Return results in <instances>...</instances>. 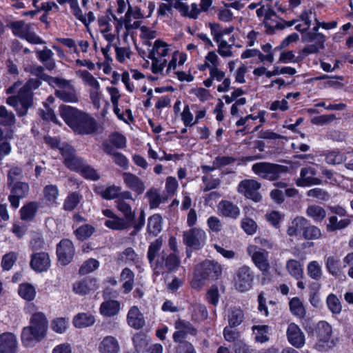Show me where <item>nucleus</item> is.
Masks as SVG:
<instances>
[{"label":"nucleus","mask_w":353,"mask_h":353,"mask_svg":"<svg viewBox=\"0 0 353 353\" xmlns=\"http://www.w3.org/2000/svg\"><path fill=\"white\" fill-rule=\"evenodd\" d=\"M21 84V81H17L6 90L7 94H13L19 89L17 95L8 97L6 103L14 108L19 117L26 114L28 108L32 105L33 90L37 89L41 82L37 79H30L23 86Z\"/></svg>","instance_id":"1"},{"label":"nucleus","mask_w":353,"mask_h":353,"mask_svg":"<svg viewBox=\"0 0 353 353\" xmlns=\"http://www.w3.org/2000/svg\"><path fill=\"white\" fill-rule=\"evenodd\" d=\"M59 112L65 123L75 133L90 134L97 130L95 119L85 112L67 105H61Z\"/></svg>","instance_id":"2"},{"label":"nucleus","mask_w":353,"mask_h":353,"mask_svg":"<svg viewBox=\"0 0 353 353\" xmlns=\"http://www.w3.org/2000/svg\"><path fill=\"white\" fill-rule=\"evenodd\" d=\"M48 327V320L43 313L38 312L33 314L30 320V325L23 327L21 333L23 345L31 347L43 339L46 335Z\"/></svg>","instance_id":"3"},{"label":"nucleus","mask_w":353,"mask_h":353,"mask_svg":"<svg viewBox=\"0 0 353 353\" xmlns=\"http://www.w3.org/2000/svg\"><path fill=\"white\" fill-rule=\"evenodd\" d=\"M143 14L138 6L132 7L129 5L128 9L124 16L115 19V33L119 36L124 28L123 39H126L132 35L134 31L139 28L141 22L138 19H143Z\"/></svg>","instance_id":"4"},{"label":"nucleus","mask_w":353,"mask_h":353,"mask_svg":"<svg viewBox=\"0 0 353 353\" xmlns=\"http://www.w3.org/2000/svg\"><path fill=\"white\" fill-rule=\"evenodd\" d=\"M174 51L172 45L161 39L154 41L148 55L152 60L151 70L154 74H163L164 68L168 63L166 57L172 54Z\"/></svg>","instance_id":"5"},{"label":"nucleus","mask_w":353,"mask_h":353,"mask_svg":"<svg viewBox=\"0 0 353 353\" xmlns=\"http://www.w3.org/2000/svg\"><path fill=\"white\" fill-rule=\"evenodd\" d=\"M50 84H54L55 96L65 103H77L79 101V96L70 80L62 78H50Z\"/></svg>","instance_id":"6"},{"label":"nucleus","mask_w":353,"mask_h":353,"mask_svg":"<svg viewBox=\"0 0 353 353\" xmlns=\"http://www.w3.org/2000/svg\"><path fill=\"white\" fill-rule=\"evenodd\" d=\"M252 170L261 178L274 181L279 179L281 174L287 173L289 169L285 165L259 162L252 165Z\"/></svg>","instance_id":"7"},{"label":"nucleus","mask_w":353,"mask_h":353,"mask_svg":"<svg viewBox=\"0 0 353 353\" xmlns=\"http://www.w3.org/2000/svg\"><path fill=\"white\" fill-rule=\"evenodd\" d=\"M76 74L82 79L83 84L88 88L90 99L94 106L99 109L103 98L100 83L88 70H79Z\"/></svg>","instance_id":"8"},{"label":"nucleus","mask_w":353,"mask_h":353,"mask_svg":"<svg viewBox=\"0 0 353 353\" xmlns=\"http://www.w3.org/2000/svg\"><path fill=\"white\" fill-rule=\"evenodd\" d=\"M181 264L180 258L176 253L166 254L164 251L157 258V262L151 268L154 274L160 275L176 271Z\"/></svg>","instance_id":"9"},{"label":"nucleus","mask_w":353,"mask_h":353,"mask_svg":"<svg viewBox=\"0 0 353 353\" xmlns=\"http://www.w3.org/2000/svg\"><path fill=\"white\" fill-rule=\"evenodd\" d=\"M247 253L250 256L255 266L262 272L263 274H268L270 269L269 261V252L256 245H249L247 247Z\"/></svg>","instance_id":"10"},{"label":"nucleus","mask_w":353,"mask_h":353,"mask_svg":"<svg viewBox=\"0 0 353 353\" xmlns=\"http://www.w3.org/2000/svg\"><path fill=\"white\" fill-rule=\"evenodd\" d=\"M12 33L20 38L24 39L29 43L33 44H41L43 41L37 36L33 30L32 26L30 23H26L23 21H15L11 23Z\"/></svg>","instance_id":"11"},{"label":"nucleus","mask_w":353,"mask_h":353,"mask_svg":"<svg viewBox=\"0 0 353 353\" xmlns=\"http://www.w3.org/2000/svg\"><path fill=\"white\" fill-rule=\"evenodd\" d=\"M253 280L254 274L251 268L248 265H243L235 273L234 286L238 291L244 292L252 288Z\"/></svg>","instance_id":"12"},{"label":"nucleus","mask_w":353,"mask_h":353,"mask_svg":"<svg viewBox=\"0 0 353 353\" xmlns=\"http://www.w3.org/2000/svg\"><path fill=\"white\" fill-rule=\"evenodd\" d=\"M332 333V327L328 323L323 321L319 322L315 327L317 342L314 347L318 351L327 350L330 347Z\"/></svg>","instance_id":"13"},{"label":"nucleus","mask_w":353,"mask_h":353,"mask_svg":"<svg viewBox=\"0 0 353 353\" xmlns=\"http://www.w3.org/2000/svg\"><path fill=\"white\" fill-rule=\"evenodd\" d=\"M205 232L198 228H193L183 232V241L188 247L194 250H199L206 242Z\"/></svg>","instance_id":"14"},{"label":"nucleus","mask_w":353,"mask_h":353,"mask_svg":"<svg viewBox=\"0 0 353 353\" xmlns=\"http://www.w3.org/2000/svg\"><path fill=\"white\" fill-rule=\"evenodd\" d=\"M134 201L132 194L130 191H123L120 194V197L115 201V206L125 219L132 223L135 219V210L132 209V205L128 201Z\"/></svg>","instance_id":"15"},{"label":"nucleus","mask_w":353,"mask_h":353,"mask_svg":"<svg viewBox=\"0 0 353 353\" xmlns=\"http://www.w3.org/2000/svg\"><path fill=\"white\" fill-rule=\"evenodd\" d=\"M114 19H119V17L114 14L110 9L108 10L105 15L101 16L98 18V25L100 28V31L105 39L109 43L114 41L116 37V34L113 33L112 31V26L111 24V23H112L115 27L116 23Z\"/></svg>","instance_id":"16"},{"label":"nucleus","mask_w":353,"mask_h":353,"mask_svg":"<svg viewBox=\"0 0 353 353\" xmlns=\"http://www.w3.org/2000/svg\"><path fill=\"white\" fill-rule=\"evenodd\" d=\"M261 188V183L254 179H245L241 181L237 188L239 193L244 195L246 198L259 202L261 200V195L259 192Z\"/></svg>","instance_id":"17"},{"label":"nucleus","mask_w":353,"mask_h":353,"mask_svg":"<svg viewBox=\"0 0 353 353\" xmlns=\"http://www.w3.org/2000/svg\"><path fill=\"white\" fill-rule=\"evenodd\" d=\"M214 81L221 82L217 87L219 92H225L229 90L231 80L230 77H226L225 72L221 70L219 68H212L210 70L209 77L203 81V85L206 88H210L212 85Z\"/></svg>","instance_id":"18"},{"label":"nucleus","mask_w":353,"mask_h":353,"mask_svg":"<svg viewBox=\"0 0 353 353\" xmlns=\"http://www.w3.org/2000/svg\"><path fill=\"white\" fill-rule=\"evenodd\" d=\"M222 273V267L216 262L205 261L196 268V276L202 279H217Z\"/></svg>","instance_id":"19"},{"label":"nucleus","mask_w":353,"mask_h":353,"mask_svg":"<svg viewBox=\"0 0 353 353\" xmlns=\"http://www.w3.org/2000/svg\"><path fill=\"white\" fill-rule=\"evenodd\" d=\"M103 214L108 217L104 224L111 230H123L128 229L132 226V223L124 217L117 216L112 210L105 209L102 210Z\"/></svg>","instance_id":"20"},{"label":"nucleus","mask_w":353,"mask_h":353,"mask_svg":"<svg viewBox=\"0 0 353 353\" xmlns=\"http://www.w3.org/2000/svg\"><path fill=\"white\" fill-rule=\"evenodd\" d=\"M10 194L8 196V201L10 205L14 208H17L19 206V200L26 197L30 190V187L28 183L18 181L10 186Z\"/></svg>","instance_id":"21"},{"label":"nucleus","mask_w":353,"mask_h":353,"mask_svg":"<svg viewBox=\"0 0 353 353\" xmlns=\"http://www.w3.org/2000/svg\"><path fill=\"white\" fill-rule=\"evenodd\" d=\"M176 331L173 333V340L176 343L183 342L188 334L195 336L197 333L196 329L188 321L178 319L174 323Z\"/></svg>","instance_id":"22"},{"label":"nucleus","mask_w":353,"mask_h":353,"mask_svg":"<svg viewBox=\"0 0 353 353\" xmlns=\"http://www.w3.org/2000/svg\"><path fill=\"white\" fill-rule=\"evenodd\" d=\"M57 254L59 262L66 265L71 262L74 255L73 243L69 239H63L57 245Z\"/></svg>","instance_id":"23"},{"label":"nucleus","mask_w":353,"mask_h":353,"mask_svg":"<svg viewBox=\"0 0 353 353\" xmlns=\"http://www.w3.org/2000/svg\"><path fill=\"white\" fill-rule=\"evenodd\" d=\"M316 170L313 167L307 166L301 168L296 185L299 187H307L321 184V180L316 177Z\"/></svg>","instance_id":"24"},{"label":"nucleus","mask_w":353,"mask_h":353,"mask_svg":"<svg viewBox=\"0 0 353 353\" xmlns=\"http://www.w3.org/2000/svg\"><path fill=\"white\" fill-rule=\"evenodd\" d=\"M30 265L37 272H46L51 265L49 254L46 252L32 254Z\"/></svg>","instance_id":"25"},{"label":"nucleus","mask_w":353,"mask_h":353,"mask_svg":"<svg viewBox=\"0 0 353 353\" xmlns=\"http://www.w3.org/2000/svg\"><path fill=\"white\" fill-rule=\"evenodd\" d=\"M98 288L97 280L90 277L76 281L72 284V292L79 296L88 294Z\"/></svg>","instance_id":"26"},{"label":"nucleus","mask_w":353,"mask_h":353,"mask_svg":"<svg viewBox=\"0 0 353 353\" xmlns=\"http://www.w3.org/2000/svg\"><path fill=\"white\" fill-rule=\"evenodd\" d=\"M286 335L288 342L292 346L301 348L305 345V338L304 333L296 323H291L288 325Z\"/></svg>","instance_id":"27"},{"label":"nucleus","mask_w":353,"mask_h":353,"mask_svg":"<svg viewBox=\"0 0 353 353\" xmlns=\"http://www.w3.org/2000/svg\"><path fill=\"white\" fill-rule=\"evenodd\" d=\"M217 211L220 216L236 219L240 215L239 208L228 200H221L217 205Z\"/></svg>","instance_id":"28"},{"label":"nucleus","mask_w":353,"mask_h":353,"mask_svg":"<svg viewBox=\"0 0 353 353\" xmlns=\"http://www.w3.org/2000/svg\"><path fill=\"white\" fill-rule=\"evenodd\" d=\"M18 341L16 336L10 332L0 335V353H16Z\"/></svg>","instance_id":"29"},{"label":"nucleus","mask_w":353,"mask_h":353,"mask_svg":"<svg viewBox=\"0 0 353 353\" xmlns=\"http://www.w3.org/2000/svg\"><path fill=\"white\" fill-rule=\"evenodd\" d=\"M122 177L126 187L135 192L137 194H141L144 192V183L137 175L130 172H123Z\"/></svg>","instance_id":"30"},{"label":"nucleus","mask_w":353,"mask_h":353,"mask_svg":"<svg viewBox=\"0 0 353 353\" xmlns=\"http://www.w3.org/2000/svg\"><path fill=\"white\" fill-rule=\"evenodd\" d=\"M127 322L129 326L135 330H139L145 325V321L143 315L137 306H132L129 310L127 314Z\"/></svg>","instance_id":"31"},{"label":"nucleus","mask_w":353,"mask_h":353,"mask_svg":"<svg viewBox=\"0 0 353 353\" xmlns=\"http://www.w3.org/2000/svg\"><path fill=\"white\" fill-rule=\"evenodd\" d=\"M98 349L100 353H119L120 345L115 337L107 336L99 343Z\"/></svg>","instance_id":"32"},{"label":"nucleus","mask_w":353,"mask_h":353,"mask_svg":"<svg viewBox=\"0 0 353 353\" xmlns=\"http://www.w3.org/2000/svg\"><path fill=\"white\" fill-rule=\"evenodd\" d=\"M352 221L350 217H345L339 219L336 215H332L328 218V223L326 224V230L327 232H334L341 230L346 228Z\"/></svg>","instance_id":"33"},{"label":"nucleus","mask_w":353,"mask_h":353,"mask_svg":"<svg viewBox=\"0 0 353 353\" xmlns=\"http://www.w3.org/2000/svg\"><path fill=\"white\" fill-rule=\"evenodd\" d=\"M163 246V240L161 238L157 239L148 246L147 252V259L152 268L157 261V258L161 255L160 250Z\"/></svg>","instance_id":"34"},{"label":"nucleus","mask_w":353,"mask_h":353,"mask_svg":"<svg viewBox=\"0 0 353 353\" xmlns=\"http://www.w3.org/2000/svg\"><path fill=\"white\" fill-rule=\"evenodd\" d=\"M265 112L264 111H259L257 114V115L254 116L252 114L247 115L245 117H241L240 119H239L236 123V125L239 126H244V129L241 130V132L245 131V130H248L250 128V121H255L256 119H259L261 124L259 125H257L254 128L253 131H256L262 125V124L265 122Z\"/></svg>","instance_id":"35"},{"label":"nucleus","mask_w":353,"mask_h":353,"mask_svg":"<svg viewBox=\"0 0 353 353\" xmlns=\"http://www.w3.org/2000/svg\"><path fill=\"white\" fill-rule=\"evenodd\" d=\"M120 280L123 283L122 288L125 294L132 291L134 284V274L128 268H124L120 275Z\"/></svg>","instance_id":"36"},{"label":"nucleus","mask_w":353,"mask_h":353,"mask_svg":"<svg viewBox=\"0 0 353 353\" xmlns=\"http://www.w3.org/2000/svg\"><path fill=\"white\" fill-rule=\"evenodd\" d=\"M308 221L303 216L295 217L290 223L287 230V233L290 236H297L300 232L304 230L307 225Z\"/></svg>","instance_id":"37"},{"label":"nucleus","mask_w":353,"mask_h":353,"mask_svg":"<svg viewBox=\"0 0 353 353\" xmlns=\"http://www.w3.org/2000/svg\"><path fill=\"white\" fill-rule=\"evenodd\" d=\"M43 199L48 205H56L59 191L55 185H47L43 190Z\"/></svg>","instance_id":"38"},{"label":"nucleus","mask_w":353,"mask_h":353,"mask_svg":"<svg viewBox=\"0 0 353 353\" xmlns=\"http://www.w3.org/2000/svg\"><path fill=\"white\" fill-rule=\"evenodd\" d=\"M285 268L289 274L296 280L304 277L303 265L295 259H289L286 262Z\"/></svg>","instance_id":"39"},{"label":"nucleus","mask_w":353,"mask_h":353,"mask_svg":"<svg viewBox=\"0 0 353 353\" xmlns=\"http://www.w3.org/2000/svg\"><path fill=\"white\" fill-rule=\"evenodd\" d=\"M244 317V312L240 307H233L228 310V320L231 327L240 325L243 323Z\"/></svg>","instance_id":"40"},{"label":"nucleus","mask_w":353,"mask_h":353,"mask_svg":"<svg viewBox=\"0 0 353 353\" xmlns=\"http://www.w3.org/2000/svg\"><path fill=\"white\" fill-rule=\"evenodd\" d=\"M119 310L120 303L114 300L104 301L100 306V313L105 316H113L117 314Z\"/></svg>","instance_id":"41"},{"label":"nucleus","mask_w":353,"mask_h":353,"mask_svg":"<svg viewBox=\"0 0 353 353\" xmlns=\"http://www.w3.org/2000/svg\"><path fill=\"white\" fill-rule=\"evenodd\" d=\"M324 261L328 273L334 276H338L341 272L339 258L336 256H325Z\"/></svg>","instance_id":"42"},{"label":"nucleus","mask_w":353,"mask_h":353,"mask_svg":"<svg viewBox=\"0 0 353 353\" xmlns=\"http://www.w3.org/2000/svg\"><path fill=\"white\" fill-rule=\"evenodd\" d=\"M94 322L95 318L90 313H79L73 319L74 325L77 328L91 326Z\"/></svg>","instance_id":"43"},{"label":"nucleus","mask_w":353,"mask_h":353,"mask_svg":"<svg viewBox=\"0 0 353 353\" xmlns=\"http://www.w3.org/2000/svg\"><path fill=\"white\" fill-rule=\"evenodd\" d=\"M291 313L299 319H303L306 314V310L303 301L299 297L292 298L289 302Z\"/></svg>","instance_id":"44"},{"label":"nucleus","mask_w":353,"mask_h":353,"mask_svg":"<svg viewBox=\"0 0 353 353\" xmlns=\"http://www.w3.org/2000/svg\"><path fill=\"white\" fill-rule=\"evenodd\" d=\"M306 215L315 222H321L326 216L325 210L318 205H310L306 209Z\"/></svg>","instance_id":"45"},{"label":"nucleus","mask_w":353,"mask_h":353,"mask_svg":"<svg viewBox=\"0 0 353 353\" xmlns=\"http://www.w3.org/2000/svg\"><path fill=\"white\" fill-rule=\"evenodd\" d=\"M162 229V218L158 214H154L148 219L147 230L150 234L157 236Z\"/></svg>","instance_id":"46"},{"label":"nucleus","mask_w":353,"mask_h":353,"mask_svg":"<svg viewBox=\"0 0 353 353\" xmlns=\"http://www.w3.org/2000/svg\"><path fill=\"white\" fill-rule=\"evenodd\" d=\"M19 295L26 301H31L34 299L37 292L35 288L30 283H21L18 289Z\"/></svg>","instance_id":"47"},{"label":"nucleus","mask_w":353,"mask_h":353,"mask_svg":"<svg viewBox=\"0 0 353 353\" xmlns=\"http://www.w3.org/2000/svg\"><path fill=\"white\" fill-rule=\"evenodd\" d=\"M213 39L218 44L217 52L221 57H230L232 56V46L229 45L225 40L221 39L219 33L214 32V39Z\"/></svg>","instance_id":"48"},{"label":"nucleus","mask_w":353,"mask_h":353,"mask_svg":"<svg viewBox=\"0 0 353 353\" xmlns=\"http://www.w3.org/2000/svg\"><path fill=\"white\" fill-rule=\"evenodd\" d=\"M307 273L310 278L319 281L323 276L321 265L317 261H312L307 265Z\"/></svg>","instance_id":"49"},{"label":"nucleus","mask_w":353,"mask_h":353,"mask_svg":"<svg viewBox=\"0 0 353 353\" xmlns=\"http://www.w3.org/2000/svg\"><path fill=\"white\" fill-rule=\"evenodd\" d=\"M38 209V205L36 202H30L23 205L21 210V219L24 221H30L35 216Z\"/></svg>","instance_id":"50"},{"label":"nucleus","mask_w":353,"mask_h":353,"mask_svg":"<svg viewBox=\"0 0 353 353\" xmlns=\"http://www.w3.org/2000/svg\"><path fill=\"white\" fill-rule=\"evenodd\" d=\"M252 330L255 341L262 343L269 341V336H268L269 327L268 325H254Z\"/></svg>","instance_id":"51"},{"label":"nucleus","mask_w":353,"mask_h":353,"mask_svg":"<svg viewBox=\"0 0 353 353\" xmlns=\"http://www.w3.org/2000/svg\"><path fill=\"white\" fill-rule=\"evenodd\" d=\"M15 122L16 118L14 113L8 111L5 106L0 105V124L5 126H12Z\"/></svg>","instance_id":"52"},{"label":"nucleus","mask_w":353,"mask_h":353,"mask_svg":"<svg viewBox=\"0 0 353 353\" xmlns=\"http://www.w3.org/2000/svg\"><path fill=\"white\" fill-rule=\"evenodd\" d=\"M325 161L331 165L340 164L345 161V156L339 150H330L325 153Z\"/></svg>","instance_id":"53"},{"label":"nucleus","mask_w":353,"mask_h":353,"mask_svg":"<svg viewBox=\"0 0 353 353\" xmlns=\"http://www.w3.org/2000/svg\"><path fill=\"white\" fill-rule=\"evenodd\" d=\"M321 236V231L317 226L308 223L303 232V237L307 240H316L320 239Z\"/></svg>","instance_id":"54"},{"label":"nucleus","mask_w":353,"mask_h":353,"mask_svg":"<svg viewBox=\"0 0 353 353\" xmlns=\"http://www.w3.org/2000/svg\"><path fill=\"white\" fill-rule=\"evenodd\" d=\"M81 196L77 192L70 194L65 199L63 208L66 211H72L81 201Z\"/></svg>","instance_id":"55"},{"label":"nucleus","mask_w":353,"mask_h":353,"mask_svg":"<svg viewBox=\"0 0 353 353\" xmlns=\"http://www.w3.org/2000/svg\"><path fill=\"white\" fill-rule=\"evenodd\" d=\"M192 319L194 321H203L208 316V310L204 305L194 304L192 305Z\"/></svg>","instance_id":"56"},{"label":"nucleus","mask_w":353,"mask_h":353,"mask_svg":"<svg viewBox=\"0 0 353 353\" xmlns=\"http://www.w3.org/2000/svg\"><path fill=\"white\" fill-rule=\"evenodd\" d=\"M121 192V187L117 185H110L101 192V196L107 200L114 199L115 198L119 199Z\"/></svg>","instance_id":"57"},{"label":"nucleus","mask_w":353,"mask_h":353,"mask_svg":"<svg viewBox=\"0 0 353 353\" xmlns=\"http://www.w3.org/2000/svg\"><path fill=\"white\" fill-rule=\"evenodd\" d=\"M118 260L125 263L132 262L136 263L139 261V257L132 248H128L119 254Z\"/></svg>","instance_id":"58"},{"label":"nucleus","mask_w":353,"mask_h":353,"mask_svg":"<svg viewBox=\"0 0 353 353\" xmlns=\"http://www.w3.org/2000/svg\"><path fill=\"white\" fill-rule=\"evenodd\" d=\"M115 53L117 60L121 63H125L130 59L132 54L130 47H119L115 46Z\"/></svg>","instance_id":"59"},{"label":"nucleus","mask_w":353,"mask_h":353,"mask_svg":"<svg viewBox=\"0 0 353 353\" xmlns=\"http://www.w3.org/2000/svg\"><path fill=\"white\" fill-rule=\"evenodd\" d=\"M327 305L333 314H339L341 312V304L339 299L334 294H330L327 298Z\"/></svg>","instance_id":"60"},{"label":"nucleus","mask_w":353,"mask_h":353,"mask_svg":"<svg viewBox=\"0 0 353 353\" xmlns=\"http://www.w3.org/2000/svg\"><path fill=\"white\" fill-rule=\"evenodd\" d=\"M99 266V263L97 260L94 259H90L85 261L79 269V274H89L95 270H97Z\"/></svg>","instance_id":"61"},{"label":"nucleus","mask_w":353,"mask_h":353,"mask_svg":"<svg viewBox=\"0 0 353 353\" xmlns=\"http://www.w3.org/2000/svg\"><path fill=\"white\" fill-rule=\"evenodd\" d=\"M23 178V171L19 167H12L8 172V186L18 182Z\"/></svg>","instance_id":"62"},{"label":"nucleus","mask_w":353,"mask_h":353,"mask_svg":"<svg viewBox=\"0 0 353 353\" xmlns=\"http://www.w3.org/2000/svg\"><path fill=\"white\" fill-rule=\"evenodd\" d=\"M94 231V229L92 225L86 224L77 228L74 233L78 239L85 240L90 237Z\"/></svg>","instance_id":"63"},{"label":"nucleus","mask_w":353,"mask_h":353,"mask_svg":"<svg viewBox=\"0 0 353 353\" xmlns=\"http://www.w3.org/2000/svg\"><path fill=\"white\" fill-rule=\"evenodd\" d=\"M150 208H156L162 202V198L157 190H150L146 194Z\"/></svg>","instance_id":"64"}]
</instances>
